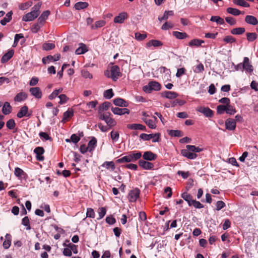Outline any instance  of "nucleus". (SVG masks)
Listing matches in <instances>:
<instances>
[{"instance_id": "6ab92c4d", "label": "nucleus", "mask_w": 258, "mask_h": 258, "mask_svg": "<svg viewBox=\"0 0 258 258\" xmlns=\"http://www.w3.org/2000/svg\"><path fill=\"white\" fill-rule=\"evenodd\" d=\"M14 51L13 49L9 50L6 53H5L1 58L2 63H5L9 61L13 56Z\"/></svg>"}, {"instance_id": "e433bc0d", "label": "nucleus", "mask_w": 258, "mask_h": 258, "mask_svg": "<svg viewBox=\"0 0 258 258\" xmlns=\"http://www.w3.org/2000/svg\"><path fill=\"white\" fill-rule=\"evenodd\" d=\"M74 114L73 111L72 110H67L64 112L63 114V118L61 120V122H65L68 118L71 117Z\"/></svg>"}, {"instance_id": "7c9ffc66", "label": "nucleus", "mask_w": 258, "mask_h": 258, "mask_svg": "<svg viewBox=\"0 0 258 258\" xmlns=\"http://www.w3.org/2000/svg\"><path fill=\"white\" fill-rule=\"evenodd\" d=\"M111 106V104L109 102H104L102 103L98 109V113L99 114H101L104 110H107L110 106Z\"/></svg>"}, {"instance_id": "864d4df0", "label": "nucleus", "mask_w": 258, "mask_h": 258, "mask_svg": "<svg viewBox=\"0 0 258 258\" xmlns=\"http://www.w3.org/2000/svg\"><path fill=\"white\" fill-rule=\"evenodd\" d=\"M229 257L230 258H238L236 255L231 254L230 250H226L223 252L222 254V258H227Z\"/></svg>"}, {"instance_id": "a878e982", "label": "nucleus", "mask_w": 258, "mask_h": 258, "mask_svg": "<svg viewBox=\"0 0 258 258\" xmlns=\"http://www.w3.org/2000/svg\"><path fill=\"white\" fill-rule=\"evenodd\" d=\"M163 45V43L161 41L158 40L152 39L149 41L148 42L146 43L147 47H150L153 46L155 47H157L159 46H161Z\"/></svg>"}, {"instance_id": "1a4fd4ad", "label": "nucleus", "mask_w": 258, "mask_h": 258, "mask_svg": "<svg viewBox=\"0 0 258 258\" xmlns=\"http://www.w3.org/2000/svg\"><path fill=\"white\" fill-rule=\"evenodd\" d=\"M31 94L36 98L41 99L42 96V91L39 87H32L29 89Z\"/></svg>"}, {"instance_id": "412c9836", "label": "nucleus", "mask_w": 258, "mask_h": 258, "mask_svg": "<svg viewBox=\"0 0 258 258\" xmlns=\"http://www.w3.org/2000/svg\"><path fill=\"white\" fill-rule=\"evenodd\" d=\"M127 127L130 130L145 131L146 126L139 123L128 124Z\"/></svg>"}, {"instance_id": "b1692460", "label": "nucleus", "mask_w": 258, "mask_h": 258, "mask_svg": "<svg viewBox=\"0 0 258 258\" xmlns=\"http://www.w3.org/2000/svg\"><path fill=\"white\" fill-rule=\"evenodd\" d=\"M27 98V94L24 92H21L18 93L14 97V101L16 102H22Z\"/></svg>"}, {"instance_id": "c03bdc74", "label": "nucleus", "mask_w": 258, "mask_h": 258, "mask_svg": "<svg viewBox=\"0 0 258 258\" xmlns=\"http://www.w3.org/2000/svg\"><path fill=\"white\" fill-rule=\"evenodd\" d=\"M114 95L113 90L112 89H108L104 92L103 96L107 99H109L112 98Z\"/></svg>"}, {"instance_id": "37998d69", "label": "nucleus", "mask_w": 258, "mask_h": 258, "mask_svg": "<svg viewBox=\"0 0 258 258\" xmlns=\"http://www.w3.org/2000/svg\"><path fill=\"white\" fill-rule=\"evenodd\" d=\"M233 2L234 4L238 6L246 8L249 7V4L243 0H233Z\"/></svg>"}, {"instance_id": "39448f33", "label": "nucleus", "mask_w": 258, "mask_h": 258, "mask_svg": "<svg viewBox=\"0 0 258 258\" xmlns=\"http://www.w3.org/2000/svg\"><path fill=\"white\" fill-rule=\"evenodd\" d=\"M159 134H147L142 133L140 135V138L144 141H149L152 139V142L156 143L159 141Z\"/></svg>"}, {"instance_id": "473e14b6", "label": "nucleus", "mask_w": 258, "mask_h": 258, "mask_svg": "<svg viewBox=\"0 0 258 258\" xmlns=\"http://www.w3.org/2000/svg\"><path fill=\"white\" fill-rule=\"evenodd\" d=\"M186 150H188L189 152L192 153H199L203 151V149L199 147H197L194 145H188L186 146Z\"/></svg>"}, {"instance_id": "49530a36", "label": "nucleus", "mask_w": 258, "mask_h": 258, "mask_svg": "<svg viewBox=\"0 0 258 258\" xmlns=\"http://www.w3.org/2000/svg\"><path fill=\"white\" fill-rule=\"evenodd\" d=\"M99 217L97 218V220H100L104 217L106 213V210L104 207L99 208L98 210Z\"/></svg>"}, {"instance_id": "20e7f679", "label": "nucleus", "mask_w": 258, "mask_h": 258, "mask_svg": "<svg viewBox=\"0 0 258 258\" xmlns=\"http://www.w3.org/2000/svg\"><path fill=\"white\" fill-rule=\"evenodd\" d=\"M161 89V85L156 81H151L148 85L143 87V90L147 93H150L152 91H159Z\"/></svg>"}, {"instance_id": "58836bf2", "label": "nucleus", "mask_w": 258, "mask_h": 258, "mask_svg": "<svg viewBox=\"0 0 258 258\" xmlns=\"http://www.w3.org/2000/svg\"><path fill=\"white\" fill-rule=\"evenodd\" d=\"M246 38L248 41L252 42L256 39L257 34L254 32H247L246 33Z\"/></svg>"}, {"instance_id": "aec40b11", "label": "nucleus", "mask_w": 258, "mask_h": 258, "mask_svg": "<svg viewBox=\"0 0 258 258\" xmlns=\"http://www.w3.org/2000/svg\"><path fill=\"white\" fill-rule=\"evenodd\" d=\"M243 65V70L244 69L247 72L251 73L253 71L252 66L250 64L248 57L244 58Z\"/></svg>"}, {"instance_id": "f03ea898", "label": "nucleus", "mask_w": 258, "mask_h": 258, "mask_svg": "<svg viewBox=\"0 0 258 258\" xmlns=\"http://www.w3.org/2000/svg\"><path fill=\"white\" fill-rule=\"evenodd\" d=\"M142 157V153L140 152L137 153H131L117 160L118 163L135 162Z\"/></svg>"}, {"instance_id": "393cba45", "label": "nucleus", "mask_w": 258, "mask_h": 258, "mask_svg": "<svg viewBox=\"0 0 258 258\" xmlns=\"http://www.w3.org/2000/svg\"><path fill=\"white\" fill-rule=\"evenodd\" d=\"M12 108L8 102H5L2 108V112L5 115L9 114L12 112Z\"/></svg>"}, {"instance_id": "5fc2aeb1", "label": "nucleus", "mask_w": 258, "mask_h": 258, "mask_svg": "<svg viewBox=\"0 0 258 258\" xmlns=\"http://www.w3.org/2000/svg\"><path fill=\"white\" fill-rule=\"evenodd\" d=\"M227 105H219L217 107V112L218 114H223L225 111L226 112Z\"/></svg>"}, {"instance_id": "4c0bfd02", "label": "nucleus", "mask_w": 258, "mask_h": 258, "mask_svg": "<svg viewBox=\"0 0 258 258\" xmlns=\"http://www.w3.org/2000/svg\"><path fill=\"white\" fill-rule=\"evenodd\" d=\"M11 235L9 234H7L6 235V240L4 241L3 245L4 248L8 249L11 245Z\"/></svg>"}, {"instance_id": "423d86ee", "label": "nucleus", "mask_w": 258, "mask_h": 258, "mask_svg": "<svg viewBox=\"0 0 258 258\" xmlns=\"http://www.w3.org/2000/svg\"><path fill=\"white\" fill-rule=\"evenodd\" d=\"M140 194V191L137 188L130 190L127 196L129 202L132 203L136 202L137 200L139 198Z\"/></svg>"}, {"instance_id": "052dcab7", "label": "nucleus", "mask_w": 258, "mask_h": 258, "mask_svg": "<svg viewBox=\"0 0 258 258\" xmlns=\"http://www.w3.org/2000/svg\"><path fill=\"white\" fill-rule=\"evenodd\" d=\"M204 70V67L202 63H199L198 64L195 69L194 70V71L196 73H200L203 72Z\"/></svg>"}, {"instance_id": "79ce46f5", "label": "nucleus", "mask_w": 258, "mask_h": 258, "mask_svg": "<svg viewBox=\"0 0 258 258\" xmlns=\"http://www.w3.org/2000/svg\"><path fill=\"white\" fill-rule=\"evenodd\" d=\"M210 21L212 22H215L218 24L223 25L224 24V21L223 19L221 18L219 16H212Z\"/></svg>"}, {"instance_id": "f704fd0d", "label": "nucleus", "mask_w": 258, "mask_h": 258, "mask_svg": "<svg viewBox=\"0 0 258 258\" xmlns=\"http://www.w3.org/2000/svg\"><path fill=\"white\" fill-rule=\"evenodd\" d=\"M97 144V140L95 138L93 137L92 139L88 142V147L89 148V151L92 152L94 150Z\"/></svg>"}, {"instance_id": "2f4dec72", "label": "nucleus", "mask_w": 258, "mask_h": 258, "mask_svg": "<svg viewBox=\"0 0 258 258\" xmlns=\"http://www.w3.org/2000/svg\"><path fill=\"white\" fill-rule=\"evenodd\" d=\"M245 32V29L243 27L235 28L230 30V33L233 35H241Z\"/></svg>"}, {"instance_id": "7ed1b4c3", "label": "nucleus", "mask_w": 258, "mask_h": 258, "mask_svg": "<svg viewBox=\"0 0 258 258\" xmlns=\"http://www.w3.org/2000/svg\"><path fill=\"white\" fill-rule=\"evenodd\" d=\"M110 75L108 71L104 72V75L108 78H110L113 81H116L119 77L121 76V73L118 66L115 65L113 66L110 69Z\"/></svg>"}, {"instance_id": "09e8293b", "label": "nucleus", "mask_w": 258, "mask_h": 258, "mask_svg": "<svg viewBox=\"0 0 258 258\" xmlns=\"http://www.w3.org/2000/svg\"><path fill=\"white\" fill-rule=\"evenodd\" d=\"M22 224L26 227L27 230L31 229V227L30 225V221L28 217L25 216L24 218L22 219Z\"/></svg>"}, {"instance_id": "680f3d73", "label": "nucleus", "mask_w": 258, "mask_h": 258, "mask_svg": "<svg viewBox=\"0 0 258 258\" xmlns=\"http://www.w3.org/2000/svg\"><path fill=\"white\" fill-rule=\"evenodd\" d=\"M145 123L150 128L155 129L156 127V123L153 120H146Z\"/></svg>"}, {"instance_id": "0e129e2a", "label": "nucleus", "mask_w": 258, "mask_h": 258, "mask_svg": "<svg viewBox=\"0 0 258 258\" xmlns=\"http://www.w3.org/2000/svg\"><path fill=\"white\" fill-rule=\"evenodd\" d=\"M226 113L229 114H234L236 112L235 109L230 105H227Z\"/></svg>"}, {"instance_id": "774afa93", "label": "nucleus", "mask_w": 258, "mask_h": 258, "mask_svg": "<svg viewBox=\"0 0 258 258\" xmlns=\"http://www.w3.org/2000/svg\"><path fill=\"white\" fill-rule=\"evenodd\" d=\"M34 152L36 155H41L44 153V150L41 147H38L34 149Z\"/></svg>"}, {"instance_id": "a211bd4d", "label": "nucleus", "mask_w": 258, "mask_h": 258, "mask_svg": "<svg viewBox=\"0 0 258 258\" xmlns=\"http://www.w3.org/2000/svg\"><path fill=\"white\" fill-rule=\"evenodd\" d=\"M245 21L246 23L254 26L258 24L256 18L251 15H247L245 18Z\"/></svg>"}, {"instance_id": "69168bd1", "label": "nucleus", "mask_w": 258, "mask_h": 258, "mask_svg": "<svg viewBox=\"0 0 258 258\" xmlns=\"http://www.w3.org/2000/svg\"><path fill=\"white\" fill-rule=\"evenodd\" d=\"M86 216L88 217L94 218L95 214L93 209L92 208H88L87 209Z\"/></svg>"}, {"instance_id": "c85d7f7f", "label": "nucleus", "mask_w": 258, "mask_h": 258, "mask_svg": "<svg viewBox=\"0 0 258 258\" xmlns=\"http://www.w3.org/2000/svg\"><path fill=\"white\" fill-rule=\"evenodd\" d=\"M203 43H204V41L202 40L198 39H194L189 42L188 45L191 47H199L201 46L202 44Z\"/></svg>"}, {"instance_id": "e2e57ef3", "label": "nucleus", "mask_w": 258, "mask_h": 258, "mask_svg": "<svg viewBox=\"0 0 258 258\" xmlns=\"http://www.w3.org/2000/svg\"><path fill=\"white\" fill-rule=\"evenodd\" d=\"M225 21L227 23L231 26L235 25L236 24V21L235 19L231 17H226Z\"/></svg>"}, {"instance_id": "4468645a", "label": "nucleus", "mask_w": 258, "mask_h": 258, "mask_svg": "<svg viewBox=\"0 0 258 258\" xmlns=\"http://www.w3.org/2000/svg\"><path fill=\"white\" fill-rule=\"evenodd\" d=\"M181 154L189 159H195L197 157V155L196 153L189 152L186 149H183L181 151Z\"/></svg>"}, {"instance_id": "a18cd8bd", "label": "nucleus", "mask_w": 258, "mask_h": 258, "mask_svg": "<svg viewBox=\"0 0 258 258\" xmlns=\"http://www.w3.org/2000/svg\"><path fill=\"white\" fill-rule=\"evenodd\" d=\"M147 37V34L145 33L141 34L139 32H136L135 34V39L138 41H142L146 39Z\"/></svg>"}, {"instance_id": "cd10ccee", "label": "nucleus", "mask_w": 258, "mask_h": 258, "mask_svg": "<svg viewBox=\"0 0 258 258\" xmlns=\"http://www.w3.org/2000/svg\"><path fill=\"white\" fill-rule=\"evenodd\" d=\"M167 133L169 135L174 137H181L183 136V133L180 130H167Z\"/></svg>"}, {"instance_id": "f257e3e1", "label": "nucleus", "mask_w": 258, "mask_h": 258, "mask_svg": "<svg viewBox=\"0 0 258 258\" xmlns=\"http://www.w3.org/2000/svg\"><path fill=\"white\" fill-rule=\"evenodd\" d=\"M41 5V2H39L34 5L32 8V11L23 17L22 20L28 22L33 21L37 18L40 14V9Z\"/></svg>"}, {"instance_id": "ddd939ff", "label": "nucleus", "mask_w": 258, "mask_h": 258, "mask_svg": "<svg viewBox=\"0 0 258 258\" xmlns=\"http://www.w3.org/2000/svg\"><path fill=\"white\" fill-rule=\"evenodd\" d=\"M225 126L227 130L230 131L234 130L236 127V121L233 119H227L225 121Z\"/></svg>"}, {"instance_id": "338daca9", "label": "nucleus", "mask_w": 258, "mask_h": 258, "mask_svg": "<svg viewBox=\"0 0 258 258\" xmlns=\"http://www.w3.org/2000/svg\"><path fill=\"white\" fill-rule=\"evenodd\" d=\"M82 76L85 78L92 79L93 76L88 71L83 70L81 71Z\"/></svg>"}, {"instance_id": "f3484780", "label": "nucleus", "mask_w": 258, "mask_h": 258, "mask_svg": "<svg viewBox=\"0 0 258 258\" xmlns=\"http://www.w3.org/2000/svg\"><path fill=\"white\" fill-rule=\"evenodd\" d=\"M143 158L147 161H152L156 159L157 155L151 151H146L144 152Z\"/></svg>"}, {"instance_id": "4d7b16f0", "label": "nucleus", "mask_w": 258, "mask_h": 258, "mask_svg": "<svg viewBox=\"0 0 258 258\" xmlns=\"http://www.w3.org/2000/svg\"><path fill=\"white\" fill-rule=\"evenodd\" d=\"M59 98L60 101L59 103L60 104H63L66 103L69 100V98L65 94H61L58 96Z\"/></svg>"}, {"instance_id": "dca6fc26", "label": "nucleus", "mask_w": 258, "mask_h": 258, "mask_svg": "<svg viewBox=\"0 0 258 258\" xmlns=\"http://www.w3.org/2000/svg\"><path fill=\"white\" fill-rule=\"evenodd\" d=\"M113 103L116 106L126 107L128 106V102L121 98H117L113 100Z\"/></svg>"}, {"instance_id": "6e6552de", "label": "nucleus", "mask_w": 258, "mask_h": 258, "mask_svg": "<svg viewBox=\"0 0 258 258\" xmlns=\"http://www.w3.org/2000/svg\"><path fill=\"white\" fill-rule=\"evenodd\" d=\"M111 111L114 114L121 115L125 114H128L130 111L128 109L126 108H120L118 107H111Z\"/></svg>"}, {"instance_id": "de8ad7c7", "label": "nucleus", "mask_w": 258, "mask_h": 258, "mask_svg": "<svg viewBox=\"0 0 258 258\" xmlns=\"http://www.w3.org/2000/svg\"><path fill=\"white\" fill-rule=\"evenodd\" d=\"M16 123L13 119H10L6 122V126L9 130H13L15 128Z\"/></svg>"}, {"instance_id": "6e6d98bb", "label": "nucleus", "mask_w": 258, "mask_h": 258, "mask_svg": "<svg viewBox=\"0 0 258 258\" xmlns=\"http://www.w3.org/2000/svg\"><path fill=\"white\" fill-rule=\"evenodd\" d=\"M14 173H15V175L18 177H21L23 175L25 174V173L24 172V171L22 169H21V168H20L19 167L15 168V171H14Z\"/></svg>"}, {"instance_id": "bf43d9fd", "label": "nucleus", "mask_w": 258, "mask_h": 258, "mask_svg": "<svg viewBox=\"0 0 258 258\" xmlns=\"http://www.w3.org/2000/svg\"><path fill=\"white\" fill-rule=\"evenodd\" d=\"M181 198L186 202H189V200H193L192 197L187 192L182 193L181 195Z\"/></svg>"}, {"instance_id": "603ef678", "label": "nucleus", "mask_w": 258, "mask_h": 258, "mask_svg": "<svg viewBox=\"0 0 258 258\" xmlns=\"http://www.w3.org/2000/svg\"><path fill=\"white\" fill-rule=\"evenodd\" d=\"M55 47V45L51 43H45L42 45L43 49L45 50H49L53 49Z\"/></svg>"}, {"instance_id": "0eeeda50", "label": "nucleus", "mask_w": 258, "mask_h": 258, "mask_svg": "<svg viewBox=\"0 0 258 258\" xmlns=\"http://www.w3.org/2000/svg\"><path fill=\"white\" fill-rule=\"evenodd\" d=\"M197 111L203 113L207 117H211L214 114L213 111L208 107H198L197 108Z\"/></svg>"}, {"instance_id": "a19ab883", "label": "nucleus", "mask_w": 258, "mask_h": 258, "mask_svg": "<svg viewBox=\"0 0 258 258\" xmlns=\"http://www.w3.org/2000/svg\"><path fill=\"white\" fill-rule=\"evenodd\" d=\"M173 15V12L172 11H165L164 15L161 17H159L158 20L160 21L167 20L169 16Z\"/></svg>"}, {"instance_id": "3c124183", "label": "nucleus", "mask_w": 258, "mask_h": 258, "mask_svg": "<svg viewBox=\"0 0 258 258\" xmlns=\"http://www.w3.org/2000/svg\"><path fill=\"white\" fill-rule=\"evenodd\" d=\"M102 166L105 167L107 169L111 168L112 170H113L115 169V165L112 161H106L102 165Z\"/></svg>"}, {"instance_id": "c756f323", "label": "nucleus", "mask_w": 258, "mask_h": 258, "mask_svg": "<svg viewBox=\"0 0 258 258\" xmlns=\"http://www.w3.org/2000/svg\"><path fill=\"white\" fill-rule=\"evenodd\" d=\"M88 6L87 2H79L75 4L74 8L77 10H81L87 8Z\"/></svg>"}, {"instance_id": "bb28decb", "label": "nucleus", "mask_w": 258, "mask_h": 258, "mask_svg": "<svg viewBox=\"0 0 258 258\" xmlns=\"http://www.w3.org/2000/svg\"><path fill=\"white\" fill-rule=\"evenodd\" d=\"M162 96L166 98L172 99L176 98L178 95L175 92L166 91L162 93Z\"/></svg>"}, {"instance_id": "8fccbe9b", "label": "nucleus", "mask_w": 258, "mask_h": 258, "mask_svg": "<svg viewBox=\"0 0 258 258\" xmlns=\"http://www.w3.org/2000/svg\"><path fill=\"white\" fill-rule=\"evenodd\" d=\"M110 137L113 142L118 141L119 138V134L118 132L112 131L110 133Z\"/></svg>"}, {"instance_id": "4be33fe9", "label": "nucleus", "mask_w": 258, "mask_h": 258, "mask_svg": "<svg viewBox=\"0 0 258 258\" xmlns=\"http://www.w3.org/2000/svg\"><path fill=\"white\" fill-rule=\"evenodd\" d=\"M88 51L87 46L82 43L79 44V47L76 50L75 53L77 55L84 54Z\"/></svg>"}, {"instance_id": "2eb2a0df", "label": "nucleus", "mask_w": 258, "mask_h": 258, "mask_svg": "<svg viewBox=\"0 0 258 258\" xmlns=\"http://www.w3.org/2000/svg\"><path fill=\"white\" fill-rule=\"evenodd\" d=\"M50 14V12L49 10H46L43 12L38 19V22L40 24L43 25L45 23V21L47 19Z\"/></svg>"}, {"instance_id": "ea45409f", "label": "nucleus", "mask_w": 258, "mask_h": 258, "mask_svg": "<svg viewBox=\"0 0 258 258\" xmlns=\"http://www.w3.org/2000/svg\"><path fill=\"white\" fill-rule=\"evenodd\" d=\"M226 11L228 13L234 16H238L241 14V12L239 10L231 7L228 8Z\"/></svg>"}, {"instance_id": "9d476101", "label": "nucleus", "mask_w": 258, "mask_h": 258, "mask_svg": "<svg viewBox=\"0 0 258 258\" xmlns=\"http://www.w3.org/2000/svg\"><path fill=\"white\" fill-rule=\"evenodd\" d=\"M127 14L126 12H122L118 16L114 18V22L115 23L121 24L123 23L124 20L127 18Z\"/></svg>"}, {"instance_id": "72a5a7b5", "label": "nucleus", "mask_w": 258, "mask_h": 258, "mask_svg": "<svg viewBox=\"0 0 258 258\" xmlns=\"http://www.w3.org/2000/svg\"><path fill=\"white\" fill-rule=\"evenodd\" d=\"M172 34L175 37L179 39H183L188 37L187 34L185 32L173 31Z\"/></svg>"}, {"instance_id": "9b49d317", "label": "nucleus", "mask_w": 258, "mask_h": 258, "mask_svg": "<svg viewBox=\"0 0 258 258\" xmlns=\"http://www.w3.org/2000/svg\"><path fill=\"white\" fill-rule=\"evenodd\" d=\"M28 111V107L27 106L24 105L22 106L20 109V110L18 111V112L17 114V116L20 118H22L23 117L25 116L29 117L30 116L31 114L29 113L27 114Z\"/></svg>"}, {"instance_id": "c9c22d12", "label": "nucleus", "mask_w": 258, "mask_h": 258, "mask_svg": "<svg viewBox=\"0 0 258 258\" xmlns=\"http://www.w3.org/2000/svg\"><path fill=\"white\" fill-rule=\"evenodd\" d=\"M106 24V22L104 20H99L96 21L94 25H92L91 26V29H96L98 28H101L104 26Z\"/></svg>"}, {"instance_id": "f8f14e48", "label": "nucleus", "mask_w": 258, "mask_h": 258, "mask_svg": "<svg viewBox=\"0 0 258 258\" xmlns=\"http://www.w3.org/2000/svg\"><path fill=\"white\" fill-rule=\"evenodd\" d=\"M139 164L140 167L145 170H150L154 167L153 163L144 160H140L139 161Z\"/></svg>"}, {"instance_id": "5701e85b", "label": "nucleus", "mask_w": 258, "mask_h": 258, "mask_svg": "<svg viewBox=\"0 0 258 258\" xmlns=\"http://www.w3.org/2000/svg\"><path fill=\"white\" fill-rule=\"evenodd\" d=\"M110 113H106V116L104 121L109 127H111L116 125V121L114 119L110 117Z\"/></svg>"}, {"instance_id": "13d9d810", "label": "nucleus", "mask_w": 258, "mask_h": 258, "mask_svg": "<svg viewBox=\"0 0 258 258\" xmlns=\"http://www.w3.org/2000/svg\"><path fill=\"white\" fill-rule=\"evenodd\" d=\"M63 254L66 256H70L72 255L71 247H70V244L68 247L63 248Z\"/></svg>"}]
</instances>
